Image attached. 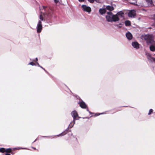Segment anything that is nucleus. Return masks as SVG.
<instances>
[{"mask_svg":"<svg viewBox=\"0 0 155 155\" xmlns=\"http://www.w3.org/2000/svg\"><path fill=\"white\" fill-rule=\"evenodd\" d=\"M95 1L97 2H99V0H95Z\"/></svg>","mask_w":155,"mask_h":155,"instance_id":"nucleus-27","label":"nucleus"},{"mask_svg":"<svg viewBox=\"0 0 155 155\" xmlns=\"http://www.w3.org/2000/svg\"><path fill=\"white\" fill-rule=\"evenodd\" d=\"M36 61H38V58H36Z\"/></svg>","mask_w":155,"mask_h":155,"instance_id":"nucleus-29","label":"nucleus"},{"mask_svg":"<svg viewBox=\"0 0 155 155\" xmlns=\"http://www.w3.org/2000/svg\"><path fill=\"white\" fill-rule=\"evenodd\" d=\"M29 64L30 65H32V66L35 65V63H33V62H31L29 63Z\"/></svg>","mask_w":155,"mask_h":155,"instance_id":"nucleus-21","label":"nucleus"},{"mask_svg":"<svg viewBox=\"0 0 155 155\" xmlns=\"http://www.w3.org/2000/svg\"><path fill=\"white\" fill-rule=\"evenodd\" d=\"M99 11L101 14H103L105 13L106 10L105 9L101 8L99 9Z\"/></svg>","mask_w":155,"mask_h":155,"instance_id":"nucleus-13","label":"nucleus"},{"mask_svg":"<svg viewBox=\"0 0 155 155\" xmlns=\"http://www.w3.org/2000/svg\"><path fill=\"white\" fill-rule=\"evenodd\" d=\"M136 15V12L134 10H130L128 13V16L130 18L134 17Z\"/></svg>","mask_w":155,"mask_h":155,"instance_id":"nucleus-6","label":"nucleus"},{"mask_svg":"<svg viewBox=\"0 0 155 155\" xmlns=\"http://www.w3.org/2000/svg\"><path fill=\"white\" fill-rule=\"evenodd\" d=\"M5 155H11L10 154H8V153H6L5 154Z\"/></svg>","mask_w":155,"mask_h":155,"instance_id":"nucleus-28","label":"nucleus"},{"mask_svg":"<svg viewBox=\"0 0 155 155\" xmlns=\"http://www.w3.org/2000/svg\"><path fill=\"white\" fill-rule=\"evenodd\" d=\"M88 1L90 3H93L94 1V0H88Z\"/></svg>","mask_w":155,"mask_h":155,"instance_id":"nucleus-24","label":"nucleus"},{"mask_svg":"<svg viewBox=\"0 0 155 155\" xmlns=\"http://www.w3.org/2000/svg\"><path fill=\"white\" fill-rule=\"evenodd\" d=\"M153 0H146V2L149 5L151 6Z\"/></svg>","mask_w":155,"mask_h":155,"instance_id":"nucleus-15","label":"nucleus"},{"mask_svg":"<svg viewBox=\"0 0 155 155\" xmlns=\"http://www.w3.org/2000/svg\"><path fill=\"white\" fill-rule=\"evenodd\" d=\"M82 8L83 10L84 11L88 13H90L91 11V9L90 7L87 6L85 5H82Z\"/></svg>","mask_w":155,"mask_h":155,"instance_id":"nucleus-5","label":"nucleus"},{"mask_svg":"<svg viewBox=\"0 0 155 155\" xmlns=\"http://www.w3.org/2000/svg\"><path fill=\"white\" fill-rule=\"evenodd\" d=\"M125 24L126 26H129L130 25V22L129 21H125Z\"/></svg>","mask_w":155,"mask_h":155,"instance_id":"nucleus-16","label":"nucleus"},{"mask_svg":"<svg viewBox=\"0 0 155 155\" xmlns=\"http://www.w3.org/2000/svg\"><path fill=\"white\" fill-rule=\"evenodd\" d=\"M147 58L150 61H154L153 58H153L151 57V55L149 54H147Z\"/></svg>","mask_w":155,"mask_h":155,"instance_id":"nucleus-11","label":"nucleus"},{"mask_svg":"<svg viewBox=\"0 0 155 155\" xmlns=\"http://www.w3.org/2000/svg\"><path fill=\"white\" fill-rule=\"evenodd\" d=\"M45 8V7H43V8Z\"/></svg>","mask_w":155,"mask_h":155,"instance_id":"nucleus-31","label":"nucleus"},{"mask_svg":"<svg viewBox=\"0 0 155 155\" xmlns=\"http://www.w3.org/2000/svg\"><path fill=\"white\" fill-rule=\"evenodd\" d=\"M5 152V149L4 148H0V152L4 153Z\"/></svg>","mask_w":155,"mask_h":155,"instance_id":"nucleus-18","label":"nucleus"},{"mask_svg":"<svg viewBox=\"0 0 155 155\" xmlns=\"http://www.w3.org/2000/svg\"><path fill=\"white\" fill-rule=\"evenodd\" d=\"M126 36L127 38L129 40L131 39L132 38V35L130 32H127L126 34Z\"/></svg>","mask_w":155,"mask_h":155,"instance_id":"nucleus-8","label":"nucleus"},{"mask_svg":"<svg viewBox=\"0 0 155 155\" xmlns=\"http://www.w3.org/2000/svg\"><path fill=\"white\" fill-rule=\"evenodd\" d=\"M37 64L39 67H40L41 68H42L43 69H44L45 71H46L45 70V69L44 68H43L42 67L40 66V65H39V64L37 62Z\"/></svg>","mask_w":155,"mask_h":155,"instance_id":"nucleus-23","label":"nucleus"},{"mask_svg":"<svg viewBox=\"0 0 155 155\" xmlns=\"http://www.w3.org/2000/svg\"><path fill=\"white\" fill-rule=\"evenodd\" d=\"M80 2H83L84 1V0H78Z\"/></svg>","mask_w":155,"mask_h":155,"instance_id":"nucleus-26","label":"nucleus"},{"mask_svg":"<svg viewBox=\"0 0 155 155\" xmlns=\"http://www.w3.org/2000/svg\"><path fill=\"white\" fill-rule=\"evenodd\" d=\"M153 59L154 60V61H155V58H153Z\"/></svg>","mask_w":155,"mask_h":155,"instance_id":"nucleus-30","label":"nucleus"},{"mask_svg":"<svg viewBox=\"0 0 155 155\" xmlns=\"http://www.w3.org/2000/svg\"><path fill=\"white\" fill-rule=\"evenodd\" d=\"M117 17H118V18L119 19V18L120 17H123L124 15V13L122 11H120L118 12L116 15Z\"/></svg>","mask_w":155,"mask_h":155,"instance_id":"nucleus-9","label":"nucleus"},{"mask_svg":"<svg viewBox=\"0 0 155 155\" xmlns=\"http://www.w3.org/2000/svg\"><path fill=\"white\" fill-rule=\"evenodd\" d=\"M39 20L38 22L37 26V31L38 33L41 32L42 28V25L41 21L43 20V17L42 15H41L39 16Z\"/></svg>","mask_w":155,"mask_h":155,"instance_id":"nucleus-2","label":"nucleus"},{"mask_svg":"<svg viewBox=\"0 0 155 155\" xmlns=\"http://www.w3.org/2000/svg\"><path fill=\"white\" fill-rule=\"evenodd\" d=\"M106 17L107 21L108 22L116 21L119 20L118 17H117V15H113L110 12H107V15Z\"/></svg>","mask_w":155,"mask_h":155,"instance_id":"nucleus-1","label":"nucleus"},{"mask_svg":"<svg viewBox=\"0 0 155 155\" xmlns=\"http://www.w3.org/2000/svg\"><path fill=\"white\" fill-rule=\"evenodd\" d=\"M11 148H8L6 150L5 149V152L7 153H10L11 151Z\"/></svg>","mask_w":155,"mask_h":155,"instance_id":"nucleus-17","label":"nucleus"},{"mask_svg":"<svg viewBox=\"0 0 155 155\" xmlns=\"http://www.w3.org/2000/svg\"><path fill=\"white\" fill-rule=\"evenodd\" d=\"M153 110L152 109H150L149 111L148 114L149 115L150 114H151V113L153 112Z\"/></svg>","mask_w":155,"mask_h":155,"instance_id":"nucleus-19","label":"nucleus"},{"mask_svg":"<svg viewBox=\"0 0 155 155\" xmlns=\"http://www.w3.org/2000/svg\"><path fill=\"white\" fill-rule=\"evenodd\" d=\"M71 114L73 118V124H72V123H71V124H69V126L71 128L72 127L73 125L75 123V120H76V118L78 117V114L77 112L75 111L74 110L73 111H72L71 113Z\"/></svg>","mask_w":155,"mask_h":155,"instance_id":"nucleus-4","label":"nucleus"},{"mask_svg":"<svg viewBox=\"0 0 155 155\" xmlns=\"http://www.w3.org/2000/svg\"><path fill=\"white\" fill-rule=\"evenodd\" d=\"M80 105L81 108H85L86 107V105L85 103L83 101L80 103Z\"/></svg>","mask_w":155,"mask_h":155,"instance_id":"nucleus-10","label":"nucleus"},{"mask_svg":"<svg viewBox=\"0 0 155 155\" xmlns=\"http://www.w3.org/2000/svg\"><path fill=\"white\" fill-rule=\"evenodd\" d=\"M54 2L56 3H57L59 1V0H54Z\"/></svg>","mask_w":155,"mask_h":155,"instance_id":"nucleus-25","label":"nucleus"},{"mask_svg":"<svg viewBox=\"0 0 155 155\" xmlns=\"http://www.w3.org/2000/svg\"><path fill=\"white\" fill-rule=\"evenodd\" d=\"M150 48L151 51H155V46L151 45L150 47Z\"/></svg>","mask_w":155,"mask_h":155,"instance_id":"nucleus-14","label":"nucleus"},{"mask_svg":"<svg viewBox=\"0 0 155 155\" xmlns=\"http://www.w3.org/2000/svg\"><path fill=\"white\" fill-rule=\"evenodd\" d=\"M66 133H65V132H64L62 133L61 134H60L58 136H62L64 135Z\"/></svg>","mask_w":155,"mask_h":155,"instance_id":"nucleus-20","label":"nucleus"},{"mask_svg":"<svg viewBox=\"0 0 155 155\" xmlns=\"http://www.w3.org/2000/svg\"><path fill=\"white\" fill-rule=\"evenodd\" d=\"M106 8L107 9L110 11H112L114 9V8L112 6L109 5L107 6Z\"/></svg>","mask_w":155,"mask_h":155,"instance_id":"nucleus-12","label":"nucleus"},{"mask_svg":"<svg viewBox=\"0 0 155 155\" xmlns=\"http://www.w3.org/2000/svg\"><path fill=\"white\" fill-rule=\"evenodd\" d=\"M142 38L151 43L154 42L153 36L152 35H143L142 36Z\"/></svg>","mask_w":155,"mask_h":155,"instance_id":"nucleus-3","label":"nucleus"},{"mask_svg":"<svg viewBox=\"0 0 155 155\" xmlns=\"http://www.w3.org/2000/svg\"><path fill=\"white\" fill-rule=\"evenodd\" d=\"M24 148H18V147H17V148H14V150H18L20 149H24Z\"/></svg>","mask_w":155,"mask_h":155,"instance_id":"nucleus-22","label":"nucleus"},{"mask_svg":"<svg viewBox=\"0 0 155 155\" xmlns=\"http://www.w3.org/2000/svg\"><path fill=\"white\" fill-rule=\"evenodd\" d=\"M132 45L134 48L136 49H138L139 47V44L137 42H133L132 44Z\"/></svg>","mask_w":155,"mask_h":155,"instance_id":"nucleus-7","label":"nucleus"}]
</instances>
